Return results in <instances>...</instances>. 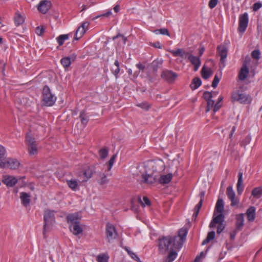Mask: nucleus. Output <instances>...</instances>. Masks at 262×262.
Instances as JSON below:
<instances>
[{
    "label": "nucleus",
    "instance_id": "obj_1",
    "mask_svg": "<svg viewBox=\"0 0 262 262\" xmlns=\"http://www.w3.org/2000/svg\"><path fill=\"white\" fill-rule=\"evenodd\" d=\"M203 97L207 102V105L206 108V112L207 113L210 110L213 109V113H215L218 111L222 106V101L223 97L220 96L217 102L214 104V101L212 99L213 93L208 91H205L203 94Z\"/></svg>",
    "mask_w": 262,
    "mask_h": 262
},
{
    "label": "nucleus",
    "instance_id": "obj_2",
    "mask_svg": "<svg viewBox=\"0 0 262 262\" xmlns=\"http://www.w3.org/2000/svg\"><path fill=\"white\" fill-rule=\"evenodd\" d=\"M231 100L232 102H238L241 104H247L251 103L252 98L243 90L239 89L232 93Z\"/></svg>",
    "mask_w": 262,
    "mask_h": 262
},
{
    "label": "nucleus",
    "instance_id": "obj_3",
    "mask_svg": "<svg viewBox=\"0 0 262 262\" xmlns=\"http://www.w3.org/2000/svg\"><path fill=\"white\" fill-rule=\"evenodd\" d=\"M178 238L176 236H165L162 238L159 239V247L161 251H166L168 250L176 249L178 250L174 246V243L176 240Z\"/></svg>",
    "mask_w": 262,
    "mask_h": 262
},
{
    "label": "nucleus",
    "instance_id": "obj_4",
    "mask_svg": "<svg viewBox=\"0 0 262 262\" xmlns=\"http://www.w3.org/2000/svg\"><path fill=\"white\" fill-rule=\"evenodd\" d=\"M56 101V97L53 95L47 85H45L42 89V102L43 105L47 106L53 105Z\"/></svg>",
    "mask_w": 262,
    "mask_h": 262
},
{
    "label": "nucleus",
    "instance_id": "obj_5",
    "mask_svg": "<svg viewBox=\"0 0 262 262\" xmlns=\"http://www.w3.org/2000/svg\"><path fill=\"white\" fill-rule=\"evenodd\" d=\"M55 211L50 209H46L44 211L43 215V235L46 232H48L51 229L53 223L55 222Z\"/></svg>",
    "mask_w": 262,
    "mask_h": 262
},
{
    "label": "nucleus",
    "instance_id": "obj_6",
    "mask_svg": "<svg viewBox=\"0 0 262 262\" xmlns=\"http://www.w3.org/2000/svg\"><path fill=\"white\" fill-rule=\"evenodd\" d=\"M20 163L15 158H6L0 161V167L2 168H9L15 170L19 168Z\"/></svg>",
    "mask_w": 262,
    "mask_h": 262
},
{
    "label": "nucleus",
    "instance_id": "obj_7",
    "mask_svg": "<svg viewBox=\"0 0 262 262\" xmlns=\"http://www.w3.org/2000/svg\"><path fill=\"white\" fill-rule=\"evenodd\" d=\"M188 230L186 228H181L179 231V235L177 236L178 239L176 240L174 246L178 249H180L183 244L184 241L186 239Z\"/></svg>",
    "mask_w": 262,
    "mask_h": 262
},
{
    "label": "nucleus",
    "instance_id": "obj_8",
    "mask_svg": "<svg viewBox=\"0 0 262 262\" xmlns=\"http://www.w3.org/2000/svg\"><path fill=\"white\" fill-rule=\"evenodd\" d=\"M178 74L171 70H165L161 73V78L168 83H173L178 77Z\"/></svg>",
    "mask_w": 262,
    "mask_h": 262
},
{
    "label": "nucleus",
    "instance_id": "obj_9",
    "mask_svg": "<svg viewBox=\"0 0 262 262\" xmlns=\"http://www.w3.org/2000/svg\"><path fill=\"white\" fill-rule=\"evenodd\" d=\"M106 234L109 242L115 239L117 236L115 227L110 223H107L106 225Z\"/></svg>",
    "mask_w": 262,
    "mask_h": 262
},
{
    "label": "nucleus",
    "instance_id": "obj_10",
    "mask_svg": "<svg viewBox=\"0 0 262 262\" xmlns=\"http://www.w3.org/2000/svg\"><path fill=\"white\" fill-rule=\"evenodd\" d=\"M248 14L245 13L240 15L239 17L238 31L240 32H244L246 30L248 24Z\"/></svg>",
    "mask_w": 262,
    "mask_h": 262
},
{
    "label": "nucleus",
    "instance_id": "obj_11",
    "mask_svg": "<svg viewBox=\"0 0 262 262\" xmlns=\"http://www.w3.org/2000/svg\"><path fill=\"white\" fill-rule=\"evenodd\" d=\"M226 194L231 201V206H235L239 203V200L235 198V194L233 190L232 186H229L227 188Z\"/></svg>",
    "mask_w": 262,
    "mask_h": 262
},
{
    "label": "nucleus",
    "instance_id": "obj_12",
    "mask_svg": "<svg viewBox=\"0 0 262 262\" xmlns=\"http://www.w3.org/2000/svg\"><path fill=\"white\" fill-rule=\"evenodd\" d=\"M187 58L191 63L193 66V70L194 71L198 70L201 64V61L199 57H196L189 52L188 53Z\"/></svg>",
    "mask_w": 262,
    "mask_h": 262
},
{
    "label": "nucleus",
    "instance_id": "obj_13",
    "mask_svg": "<svg viewBox=\"0 0 262 262\" xmlns=\"http://www.w3.org/2000/svg\"><path fill=\"white\" fill-rule=\"evenodd\" d=\"M51 5L50 1L42 0L38 4L37 9L40 12L46 14L51 8Z\"/></svg>",
    "mask_w": 262,
    "mask_h": 262
},
{
    "label": "nucleus",
    "instance_id": "obj_14",
    "mask_svg": "<svg viewBox=\"0 0 262 262\" xmlns=\"http://www.w3.org/2000/svg\"><path fill=\"white\" fill-rule=\"evenodd\" d=\"M106 171L107 170H105L104 171L102 170L97 172L96 180L98 184L101 186L106 185L109 182V180L107 178V174L105 173Z\"/></svg>",
    "mask_w": 262,
    "mask_h": 262
},
{
    "label": "nucleus",
    "instance_id": "obj_15",
    "mask_svg": "<svg viewBox=\"0 0 262 262\" xmlns=\"http://www.w3.org/2000/svg\"><path fill=\"white\" fill-rule=\"evenodd\" d=\"M67 222L70 225L80 223V216L77 212L69 214L66 217Z\"/></svg>",
    "mask_w": 262,
    "mask_h": 262
},
{
    "label": "nucleus",
    "instance_id": "obj_16",
    "mask_svg": "<svg viewBox=\"0 0 262 262\" xmlns=\"http://www.w3.org/2000/svg\"><path fill=\"white\" fill-rule=\"evenodd\" d=\"M217 50V53L221 57V62L224 64L227 56V49L224 45H221L218 46Z\"/></svg>",
    "mask_w": 262,
    "mask_h": 262
},
{
    "label": "nucleus",
    "instance_id": "obj_17",
    "mask_svg": "<svg viewBox=\"0 0 262 262\" xmlns=\"http://www.w3.org/2000/svg\"><path fill=\"white\" fill-rule=\"evenodd\" d=\"M158 174L150 173L147 174H143L142 178L143 180V182L148 184H151L154 183L158 180Z\"/></svg>",
    "mask_w": 262,
    "mask_h": 262
},
{
    "label": "nucleus",
    "instance_id": "obj_18",
    "mask_svg": "<svg viewBox=\"0 0 262 262\" xmlns=\"http://www.w3.org/2000/svg\"><path fill=\"white\" fill-rule=\"evenodd\" d=\"M224 215L222 213H220L217 215H215V212L213 214V219L209 225V227L211 228H214L216 226V224L223 223L224 221Z\"/></svg>",
    "mask_w": 262,
    "mask_h": 262
},
{
    "label": "nucleus",
    "instance_id": "obj_19",
    "mask_svg": "<svg viewBox=\"0 0 262 262\" xmlns=\"http://www.w3.org/2000/svg\"><path fill=\"white\" fill-rule=\"evenodd\" d=\"M161 162L158 163L154 161H152L149 163V170L148 171L151 170V172L152 173L157 174L160 172V171L161 170Z\"/></svg>",
    "mask_w": 262,
    "mask_h": 262
},
{
    "label": "nucleus",
    "instance_id": "obj_20",
    "mask_svg": "<svg viewBox=\"0 0 262 262\" xmlns=\"http://www.w3.org/2000/svg\"><path fill=\"white\" fill-rule=\"evenodd\" d=\"M76 57V55L73 54L70 57L62 58L60 60V62L64 68H68L70 67L72 62L75 60Z\"/></svg>",
    "mask_w": 262,
    "mask_h": 262
},
{
    "label": "nucleus",
    "instance_id": "obj_21",
    "mask_svg": "<svg viewBox=\"0 0 262 262\" xmlns=\"http://www.w3.org/2000/svg\"><path fill=\"white\" fill-rule=\"evenodd\" d=\"M244 225V214L240 213L236 215V227L237 230H241Z\"/></svg>",
    "mask_w": 262,
    "mask_h": 262
},
{
    "label": "nucleus",
    "instance_id": "obj_22",
    "mask_svg": "<svg viewBox=\"0 0 262 262\" xmlns=\"http://www.w3.org/2000/svg\"><path fill=\"white\" fill-rule=\"evenodd\" d=\"M249 72V70L248 68L247 67L246 64L243 65L239 73H238V78L240 80H244L247 77Z\"/></svg>",
    "mask_w": 262,
    "mask_h": 262
},
{
    "label": "nucleus",
    "instance_id": "obj_23",
    "mask_svg": "<svg viewBox=\"0 0 262 262\" xmlns=\"http://www.w3.org/2000/svg\"><path fill=\"white\" fill-rule=\"evenodd\" d=\"M243 183V172L239 171L238 173V181L237 183V192L238 194H241L243 191L244 187Z\"/></svg>",
    "mask_w": 262,
    "mask_h": 262
},
{
    "label": "nucleus",
    "instance_id": "obj_24",
    "mask_svg": "<svg viewBox=\"0 0 262 262\" xmlns=\"http://www.w3.org/2000/svg\"><path fill=\"white\" fill-rule=\"evenodd\" d=\"M31 195L30 194L22 192L20 193V199L21 201L22 204L27 207L30 202Z\"/></svg>",
    "mask_w": 262,
    "mask_h": 262
},
{
    "label": "nucleus",
    "instance_id": "obj_25",
    "mask_svg": "<svg viewBox=\"0 0 262 262\" xmlns=\"http://www.w3.org/2000/svg\"><path fill=\"white\" fill-rule=\"evenodd\" d=\"M69 228L70 231L75 235H78L81 233L83 231L82 227L80 225V223L69 225Z\"/></svg>",
    "mask_w": 262,
    "mask_h": 262
},
{
    "label": "nucleus",
    "instance_id": "obj_26",
    "mask_svg": "<svg viewBox=\"0 0 262 262\" xmlns=\"http://www.w3.org/2000/svg\"><path fill=\"white\" fill-rule=\"evenodd\" d=\"M247 219L249 222H253L255 218V208L253 206L249 207L246 211Z\"/></svg>",
    "mask_w": 262,
    "mask_h": 262
},
{
    "label": "nucleus",
    "instance_id": "obj_27",
    "mask_svg": "<svg viewBox=\"0 0 262 262\" xmlns=\"http://www.w3.org/2000/svg\"><path fill=\"white\" fill-rule=\"evenodd\" d=\"M3 182L7 186L12 187L17 183V179L14 177L8 176L3 180Z\"/></svg>",
    "mask_w": 262,
    "mask_h": 262
},
{
    "label": "nucleus",
    "instance_id": "obj_28",
    "mask_svg": "<svg viewBox=\"0 0 262 262\" xmlns=\"http://www.w3.org/2000/svg\"><path fill=\"white\" fill-rule=\"evenodd\" d=\"M172 178L171 173H168L165 175H161L159 178V182L161 184H166L169 183Z\"/></svg>",
    "mask_w": 262,
    "mask_h": 262
},
{
    "label": "nucleus",
    "instance_id": "obj_29",
    "mask_svg": "<svg viewBox=\"0 0 262 262\" xmlns=\"http://www.w3.org/2000/svg\"><path fill=\"white\" fill-rule=\"evenodd\" d=\"M14 19L15 24L17 26L21 25L25 21L24 16L21 15L18 11L15 13Z\"/></svg>",
    "mask_w": 262,
    "mask_h": 262
},
{
    "label": "nucleus",
    "instance_id": "obj_30",
    "mask_svg": "<svg viewBox=\"0 0 262 262\" xmlns=\"http://www.w3.org/2000/svg\"><path fill=\"white\" fill-rule=\"evenodd\" d=\"M170 52L174 56H180L182 58H186L187 55H188L187 52H185L183 51L181 49H178L176 50H171Z\"/></svg>",
    "mask_w": 262,
    "mask_h": 262
},
{
    "label": "nucleus",
    "instance_id": "obj_31",
    "mask_svg": "<svg viewBox=\"0 0 262 262\" xmlns=\"http://www.w3.org/2000/svg\"><path fill=\"white\" fill-rule=\"evenodd\" d=\"M79 184V181L78 182L77 180L75 179H71L69 180H67V184L69 187L73 191H76L78 189V186Z\"/></svg>",
    "mask_w": 262,
    "mask_h": 262
},
{
    "label": "nucleus",
    "instance_id": "obj_32",
    "mask_svg": "<svg viewBox=\"0 0 262 262\" xmlns=\"http://www.w3.org/2000/svg\"><path fill=\"white\" fill-rule=\"evenodd\" d=\"M84 178L82 181H79V183L86 182L89 179L92 177L93 175V169L92 168H88L83 172Z\"/></svg>",
    "mask_w": 262,
    "mask_h": 262
},
{
    "label": "nucleus",
    "instance_id": "obj_33",
    "mask_svg": "<svg viewBox=\"0 0 262 262\" xmlns=\"http://www.w3.org/2000/svg\"><path fill=\"white\" fill-rule=\"evenodd\" d=\"M177 250L174 249L171 250L164 262H172L177 256Z\"/></svg>",
    "mask_w": 262,
    "mask_h": 262
},
{
    "label": "nucleus",
    "instance_id": "obj_34",
    "mask_svg": "<svg viewBox=\"0 0 262 262\" xmlns=\"http://www.w3.org/2000/svg\"><path fill=\"white\" fill-rule=\"evenodd\" d=\"M212 73L211 69L206 68L205 66L201 70V75L204 79H207L212 75Z\"/></svg>",
    "mask_w": 262,
    "mask_h": 262
},
{
    "label": "nucleus",
    "instance_id": "obj_35",
    "mask_svg": "<svg viewBox=\"0 0 262 262\" xmlns=\"http://www.w3.org/2000/svg\"><path fill=\"white\" fill-rule=\"evenodd\" d=\"M224 205L223 200L222 199H219L216 203L215 211L219 213H222L224 210Z\"/></svg>",
    "mask_w": 262,
    "mask_h": 262
},
{
    "label": "nucleus",
    "instance_id": "obj_36",
    "mask_svg": "<svg viewBox=\"0 0 262 262\" xmlns=\"http://www.w3.org/2000/svg\"><path fill=\"white\" fill-rule=\"evenodd\" d=\"M202 84V81L199 77H195L193 79L190 87L192 90L198 89Z\"/></svg>",
    "mask_w": 262,
    "mask_h": 262
},
{
    "label": "nucleus",
    "instance_id": "obj_37",
    "mask_svg": "<svg viewBox=\"0 0 262 262\" xmlns=\"http://www.w3.org/2000/svg\"><path fill=\"white\" fill-rule=\"evenodd\" d=\"M26 143L28 146L36 144L35 138L32 136L30 133H28L26 135Z\"/></svg>",
    "mask_w": 262,
    "mask_h": 262
},
{
    "label": "nucleus",
    "instance_id": "obj_38",
    "mask_svg": "<svg viewBox=\"0 0 262 262\" xmlns=\"http://www.w3.org/2000/svg\"><path fill=\"white\" fill-rule=\"evenodd\" d=\"M162 60L156 59L152 61L151 63V68L154 72L157 73V72L160 67L162 64Z\"/></svg>",
    "mask_w": 262,
    "mask_h": 262
},
{
    "label": "nucleus",
    "instance_id": "obj_39",
    "mask_svg": "<svg viewBox=\"0 0 262 262\" xmlns=\"http://www.w3.org/2000/svg\"><path fill=\"white\" fill-rule=\"evenodd\" d=\"M203 201L202 200H200L199 202L194 207V212L192 215V219L195 220L197 217L198 214L199 213L200 210L202 206Z\"/></svg>",
    "mask_w": 262,
    "mask_h": 262
},
{
    "label": "nucleus",
    "instance_id": "obj_40",
    "mask_svg": "<svg viewBox=\"0 0 262 262\" xmlns=\"http://www.w3.org/2000/svg\"><path fill=\"white\" fill-rule=\"evenodd\" d=\"M124 249H125V250L127 252V253H128V254L133 259H134L135 260L137 261H140V258L138 256V255L135 253L134 252H133L132 251L130 250V249H129V248H128V247H124Z\"/></svg>",
    "mask_w": 262,
    "mask_h": 262
},
{
    "label": "nucleus",
    "instance_id": "obj_41",
    "mask_svg": "<svg viewBox=\"0 0 262 262\" xmlns=\"http://www.w3.org/2000/svg\"><path fill=\"white\" fill-rule=\"evenodd\" d=\"M215 232L214 231H210L208 233L207 237L203 241L202 245H205L207 243H209L210 241L213 239L215 237Z\"/></svg>",
    "mask_w": 262,
    "mask_h": 262
},
{
    "label": "nucleus",
    "instance_id": "obj_42",
    "mask_svg": "<svg viewBox=\"0 0 262 262\" xmlns=\"http://www.w3.org/2000/svg\"><path fill=\"white\" fill-rule=\"evenodd\" d=\"M109 256L107 254L102 253L97 256V262H108Z\"/></svg>",
    "mask_w": 262,
    "mask_h": 262
},
{
    "label": "nucleus",
    "instance_id": "obj_43",
    "mask_svg": "<svg viewBox=\"0 0 262 262\" xmlns=\"http://www.w3.org/2000/svg\"><path fill=\"white\" fill-rule=\"evenodd\" d=\"M115 67L112 68L111 71L114 74L116 78H117V75L120 72L119 62L118 60H116L114 62Z\"/></svg>",
    "mask_w": 262,
    "mask_h": 262
},
{
    "label": "nucleus",
    "instance_id": "obj_44",
    "mask_svg": "<svg viewBox=\"0 0 262 262\" xmlns=\"http://www.w3.org/2000/svg\"><path fill=\"white\" fill-rule=\"evenodd\" d=\"M252 195L256 198H259L262 195V188L256 187L253 189L252 191Z\"/></svg>",
    "mask_w": 262,
    "mask_h": 262
},
{
    "label": "nucleus",
    "instance_id": "obj_45",
    "mask_svg": "<svg viewBox=\"0 0 262 262\" xmlns=\"http://www.w3.org/2000/svg\"><path fill=\"white\" fill-rule=\"evenodd\" d=\"M69 38V34L60 35L57 37V41L60 46H62L66 40L68 39Z\"/></svg>",
    "mask_w": 262,
    "mask_h": 262
},
{
    "label": "nucleus",
    "instance_id": "obj_46",
    "mask_svg": "<svg viewBox=\"0 0 262 262\" xmlns=\"http://www.w3.org/2000/svg\"><path fill=\"white\" fill-rule=\"evenodd\" d=\"M138 200L143 207H145V206H150V202L149 200L146 196H143L142 199L141 197H139L138 198Z\"/></svg>",
    "mask_w": 262,
    "mask_h": 262
},
{
    "label": "nucleus",
    "instance_id": "obj_47",
    "mask_svg": "<svg viewBox=\"0 0 262 262\" xmlns=\"http://www.w3.org/2000/svg\"><path fill=\"white\" fill-rule=\"evenodd\" d=\"M85 32V30L83 29H80L78 27L75 34L74 39L76 40H78L83 36Z\"/></svg>",
    "mask_w": 262,
    "mask_h": 262
},
{
    "label": "nucleus",
    "instance_id": "obj_48",
    "mask_svg": "<svg viewBox=\"0 0 262 262\" xmlns=\"http://www.w3.org/2000/svg\"><path fill=\"white\" fill-rule=\"evenodd\" d=\"M28 146V151L30 155H34L37 154L38 148L37 147L36 144Z\"/></svg>",
    "mask_w": 262,
    "mask_h": 262
},
{
    "label": "nucleus",
    "instance_id": "obj_49",
    "mask_svg": "<svg viewBox=\"0 0 262 262\" xmlns=\"http://www.w3.org/2000/svg\"><path fill=\"white\" fill-rule=\"evenodd\" d=\"M79 117L80 118L81 123L83 124L86 125L88 122L89 119L88 117L86 116V115L85 114V113L83 111L80 112Z\"/></svg>",
    "mask_w": 262,
    "mask_h": 262
},
{
    "label": "nucleus",
    "instance_id": "obj_50",
    "mask_svg": "<svg viewBox=\"0 0 262 262\" xmlns=\"http://www.w3.org/2000/svg\"><path fill=\"white\" fill-rule=\"evenodd\" d=\"M155 32L156 34L159 33V34H161L162 35H166L168 36H170L169 31H168V29L166 28H162V29H157L155 31Z\"/></svg>",
    "mask_w": 262,
    "mask_h": 262
},
{
    "label": "nucleus",
    "instance_id": "obj_51",
    "mask_svg": "<svg viewBox=\"0 0 262 262\" xmlns=\"http://www.w3.org/2000/svg\"><path fill=\"white\" fill-rule=\"evenodd\" d=\"M116 157H117L116 155H114L111 158V159L109 160L108 163V167H107V171H110L111 169V168L115 162V160Z\"/></svg>",
    "mask_w": 262,
    "mask_h": 262
},
{
    "label": "nucleus",
    "instance_id": "obj_52",
    "mask_svg": "<svg viewBox=\"0 0 262 262\" xmlns=\"http://www.w3.org/2000/svg\"><path fill=\"white\" fill-rule=\"evenodd\" d=\"M251 56L253 59H259L260 57V52L259 50H254L251 53Z\"/></svg>",
    "mask_w": 262,
    "mask_h": 262
},
{
    "label": "nucleus",
    "instance_id": "obj_53",
    "mask_svg": "<svg viewBox=\"0 0 262 262\" xmlns=\"http://www.w3.org/2000/svg\"><path fill=\"white\" fill-rule=\"evenodd\" d=\"M251 141V137L249 135L247 136L245 139L241 142V146L245 147L247 145L250 143Z\"/></svg>",
    "mask_w": 262,
    "mask_h": 262
},
{
    "label": "nucleus",
    "instance_id": "obj_54",
    "mask_svg": "<svg viewBox=\"0 0 262 262\" xmlns=\"http://www.w3.org/2000/svg\"><path fill=\"white\" fill-rule=\"evenodd\" d=\"M108 155V150L106 148H102L99 150V156L101 159L105 158Z\"/></svg>",
    "mask_w": 262,
    "mask_h": 262
},
{
    "label": "nucleus",
    "instance_id": "obj_55",
    "mask_svg": "<svg viewBox=\"0 0 262 262\" xmlns=\"http://www.w3.org/2000/svg\"><path fill=\"white\" fill-rule=\"evenodd\" d=\"M137 105L145 110H148L150 106V104L147 102H143L138 104Z\"/></svg>",
    "mask_w": 262,
    "mask_h": 262
},
{
    "label": "nucleus",
    "instance_id": "obj_56",
    "mask_svg": "<svg viewBox=\"0 0 262 262\" xmlns=\"http://www.w3.org/2000/svg\"><path fill=\"white\" fill-rule=\"evenodd\" d=\"M221 78L217 75H215L212 83V86L213 88H216L219 82H220Z\"/></svg>",
    "mask_w": 262,
    "mask_h": 262
},
{
    "label": "nucleus",
    "instance_id": "obj_57",
    "mask_svg": "<svg viewBox=\"0 0 262 262\" xmlns=\"http://www.w3.org/2000/svg\"><path fill=\"white\" fill-rule=\"evenodd\" d=\"M219 0H210L208 6L210 9L214 8L217 4Z\"/></svg>",
    "mask_w": 262,
    "mask_h": 262
},
{
    "label": "nucleus",
    "instance_id": "obj_58",
    "mask_svg": "<svg viewBox=\"0 0 262 262\" xmlns=\"http://www.w3.org/2000/svg\"><path fill=\"white\" fill-rule=\"evenodd\" d=\"M261 7L262 4L260 2H256L253 5V10L254 11H257Z\"/></svg>",
    "mask_w": 262,
    "mask_h": 262
},
{
    "label": "nucleus",
    "instance_id": "obj_59",
    "mask_svg": "<svg viewBox=\"0 0 262 262\" xmlns=\"http://www.w3.org/2000/svg\"><path fill=\"white\" fill-rule=\"evenodd\" d=\"M45 32V29L42 27H37L36 28V33L38 35L41 36Z\"/></svg>",
    "mask_w": 262,
    "mask_h": 262
},
{
    "label": "nucleus",
    "instance_id": "obj_60",
    "mask_svg": "<svg viewBox=\"0 0 262 262\" xmlns=\"http://www.w3.org/2000/svg\"><path fill=\"white\" fill-rule=\"evenodd\" d=\"M225 228V225L223 223L219 224L217 228V233L218 234L221 233Z\"/></svg>",
    "mask_w": 262,
    "mask_h": 262
},
{
    "label": "nucleus",
    "instance_id": "obj_61",
    "mask_svg": "<svg viewBox=\"0 0 262 262\" xmlns=\"http://www.w3.org/2000/svg\"><path fill=\"white\" fill-rule=\"evenodd\" d=\"M6 154L5 148L0 145V161L2 160V158L5 156Z\"/></svg>",
    "mask_w": 262,
    "mask_h": 262
},
{
    "label": "nucleus",
    "instance_id": "obj_62",
    "mask_svg": "<svg viewBox=\"0 0 262 262\" xmlns=\"http://www.w3.org/2000/svg\"><path fill=\"white\" fill-rule=\"evenodd\" d=\"M89 26V23L88 21H85L79 27L80 29H83V30H85V32L86 31V29H88V27Z\"/></svg>",
    "mask_w": 262,
    "mask_h": 262
},
{
    "label": "nucleus",
    "instance_id": "obj_63",
    "mask_svg": "<svg viewBox=\"0 0 262 262\" xmlns=\"http://www.w3.org/2000/svg\"><path fill=\"white\" fill-rule=\"evenodd\" d=\"M157 76V74L155 73L153 76H152L150 75H148L147 79L150 82H153Z\"/></svg>",
    "mask_w": 262,
    "mask_h": 262
},
{
    "label": "nucleus",
    "instance_id": "obj_64",
    "mask_svg": "<svg viewBox=\"0 0 262 262\" xmlns=\"http://www.w3.org/2000/svg\"><path fill=\"white\" fill-rule=\"evenodd\" d=\"M151 46H152V47H154L156 48H158V49L162 48V46L161 45V43L159 41H156L155 42L152 43H151Z\"/></svg>",
    "mask_w": 262,
    "mask_h": 262
}]
</instances>
